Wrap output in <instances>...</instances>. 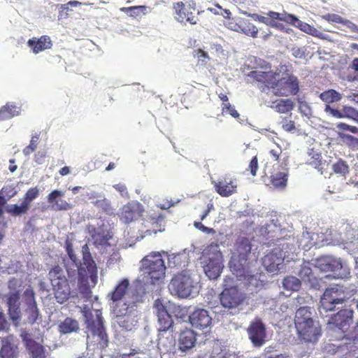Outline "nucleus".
<instances>
[{
  "label": "nucleus",
  "mask_w": 358,
  "mask_h": 358,
  "mask_svg": "<svg viewBox=\"0 0 358 358\" xmlns=\"http://www.w3.org/2000/svg\"><path fill=\"white\" fill-rule=\"evenodd\" d=\"M294 324L299 338L306 343H315L321 336V327L313 320L310 307H301L296 310Z\"/></svg>",
  "instance_id": "obj_1"
},
{
  "label": "nucleus",
  "mask_w": 358,
  "mask_h": 358,
  "mask_svg": "<svg viewBox=\"0 0 358 358\" xmlns=\"http://www.w3.org/2000/svg\"><path fill=\"white\" fill-rule=\"evenodd\" d=\"M234 278L226 276L224 279V289L220 294V301L222 306L230 314L238 313L243 306L247 304V294L237 286H232Z\"/></svg>",
  "instance_id": "obj_2"
},
{
  "label": "nucleus",
  "mask_w": 358,
  "mask_h": 358,
  "mask_svg": "<svg viewBox=\"0 0 358 358\" xmlns=\"http://www.w3.org/2000/svg\"><path fill=\"white\" fill-rule=\"evenodd\" d=\"M69 280L67 279L65 272L59 266H55L48 272V279L50 281L54 296L59 303L66 302L71 296V292L69 281L75 275L76 271L71 272L67 270Z\"/></svg>",
  "instance_id": "obj_3"
},
{
  "label": "nucleus",
  "mask_w": 358,
  "mask_h": 358,
  "mask_svg": "<svg viewBox=\"0 0 358 358\" xmlns=\"http://www.w3.org/2000/svg\"><path fill=\"white\" fill-rule=\"evenodd\" d=\"M66 249L69 258L72 260L75 267L78 270L80 283L87 282L90 278L91 279L96 278V265L91 256L87 245L83 247V263L80 264V266H78V259L74 253L71 244H67Z\"/></svg>",
  "instance_id": "obj_4"
},
{
  "label": "nucleus",
  "mask_w": 358,
  "mask_h": 358,
  "mask_svg": "<svg viewBox=\"0 0 358 358\" xmlns=\"http://www.w3.org/2000/svg\"><path fill=\"white\" fill-rule=\"evenodd\" d=\"M141 262V269L150 280L151 284H158L164 280L166 268L159 252H150L144 257Z\"/></svg>",
  "instance_id": "obj_5"
},
{
  "label": "nucleus",
  "mask_w": 358,
  "mask_h": 358,
  "mask_svg": "<svg viewBox=\"0 0 358 358\" xmlns=\"http://www.w3.org/2000/svg\"><path fill=\"white\" fill-rule=\"evenodd\" d=\"M251 243L248 238H238L235 244L234 251L229 261V268L234 275H241L243 268L247 266L248 257L251 252Z\"/></svg>",
  "instance_id": "obj_6"
},
{
  "label": "nucleus",
  "mask_w": 358,
  "mask_h": 358,
  "mask_svg": "<svg viewBox=\"0 0 358 358\" xmlns=\"http://www.w3.org/2000/svg\"><path fill=\"white\" fill-rule=\"evenodd\" d=\"M315 267L323 272H332L337 278L350 277V268L348 263L340 257L322 256L315 259Z\"/></svg>",
  "instance_id": "obj_7"
},
{
  "label": "nucleus",
  "mask_w": 358,
  "mask_h": 358,
  "mask_svg": "<svg viewBox=\"0 0 358 358\" xmlns=\"http://www.w3.org/2000/svg\"><path fill=\"white\" fill-rule=\"evenodd\" d=\"M278 246L281 248H274L266 254L262 259V263L266 269L269 272H275L279 270V266L282 264L286 253L294 248V238L289 237L279 241Z\"/></svg>",
  "instance_id": "obj_8"
},
{
  "label": "nucleus",
  "mask_w": 358,
  "mask_h": 358,
  "mask_svg": "<svg viewBox=\"0 0 358 358\" xmlns=\"http://www.w3.org/2000/svg\"><path fill=\"white\" fill-rule=\"evenodd\" d=\"M352 323L353 310L343 308L329 317L327 322V327L331 331H341L343 334L342 338H350L352 337L350 330Z\"/></svg>",
  "instance_id": "obj_9"
},
{
  "label": "nucleus",
  "mask_w": 358,
  "mask_h": 358,
  "mask_svg": "<svg viewBox=\"0 0 358 358\" xmlns=\"http://www.w3.org/2000/svg\"><path fill=\"white\" fill-rule=\"evenodd\" d=\"M348 298L344 287L335 285L324 292L320 302V309L325 312L334 310L337 304L343 303Z\"/></svg>",
  "instance_id": "obj_10"
},
{
  "label": "nucleus",
  "mask_w": 358,
  "mask_h": 358,
  "mask_svg": "<svg viewBox=\"0 0 358 358\" xmlns=\"http://www.w3.org/2000/svg\"><path fill=\"white\" fill-rule=\"evenodd\" d=\"M154 307L156 310L159 323L158 347L159 349L168 352L171 346L172 342L171 341L169 342V345L164 343V339L162 337V333L166 332L170 328H171L173 325V321L171 315L168 313L166 307L160 299H157L155 301Z\"/></svg>",
  "instance_id": "obj_11"
},
{
  "label": "nucleus",
  "mask_w": 358,
  "mask_h": 358,
  "mask_svg": "<svg viewBox=\"0 0 358 358\" xmlns=\"http://www.w3.org/2000/svg\"><path fill=\"white\" fill-rule=\"evenodd\" d=\"M168 287L172 295L183 299L191 295L194 285L190 275L187 272L182 271L172 278Z\"/></svg>",
  "instance_id": "obj_12"
},
{
  "label": "nucleus",
  "mask_w": 358,
  "mask_h": 358,
  "mask_svg": "<svg viewBox=\"0 0 358 358\" xmlns=\"http://www.w3.org/2000/svg\"><path fill=\"white\" fill-rule=\"evenodd\" d=\"M176 20L182 24L189 22L191 24H196L199 21V11L196 10V3L194 1H179L173 4Z\"/></svg>",
  "instance_id": "obj_13"
},
{
  "label": "nucleus",
  "mask_w": 358,
  "mask_h": 358,
  "mask_svg": "<svg viewBox=\"0 0 358 358\" xmlns=\"http://www.w3.org/2000/svg\"><path fill=\"white\" fill-rule=\"evenodd\" d=\"M276 96H283L295 95L299 92V82L296 77L287 75L285 77L278 78L275 77V83L271 85Z\"/></svg>",
  "instance_id": "obj_14"
},
{
  "label": "nucleus",
  "mask_w": 358,
  "mask_h": 358,
  "mask_svg": "<svg viewBox=\"0 0 358 358\" xmlns=\"http://www.w3.org/2000/svg\"><path fill=\"white\" fill-rule=\"evenodd\" d=\"M248 334L254 347L260 348L266 343V327L260 319L256 318L251 322L248 328Z\"/></svg>",
  "instance_id": "obj_15"
},
{
  "label": "nucleus",
  "mask_w": 358,
  "mask_h": 358,
  "mask_svg": "<svg viewBox=\"0 0 358 358\" xmlns=\"http://www.w3.org/2000/svg\"><path fill=\"white\" fill-rule=\"evenodd\" d=\"M215 192L222 197H229L237 192L236 179L226 174L217 180H212Z\"/></svg>",
  "instance_id": "obj_16"
},
{
  "label": "nucleus",
  "mask_w": 358,
  "mask_h": 358,
  "mask_svg": "<svg viewBox=\"0 0 358 358\" xmlns=\"http://www.w3.org/2000/svg\"><path fill=\"white\" fill-rule=\"evenodd\" d=\"M87 329L100 348H104L108 345V336L103 327V318L100 315H97L96 319L87 320Z\"/></svg>",
  "instance_id": "obj_17"
},
{
  "label": "nucleus",
  "mask_w": 358,
  "mask_h": 358,
  "mask_svg": "<svg viewBox=\"0 0 358 358\" xmlns=\"http://www.w3.org/2000/svg\"><path fill=\"white\" fill-rule=\"evenodd\" d=\"M39 195V190L37 187H31L27 190L24 196V199L21 204L12 205L10 208H6V212L13 216H19L26 214L33 200Z\"/></svg>",
  "instance_id": "obj_18"
},
{
  "label": "nucleus",
  "mask_w": 358,
  "mask_h": 358,
  "mask_svg": "<svg viewBox=\"0 0 358 358\" xmlns=\"http://www.w3.org/2000/svg\"><path fill=\"white\" fill-rule=\"evenodd\" d=\"M264 71L255 70L248 73V76L253 78L258 83H263L266 87L271 88L278 77V73L271 71V66L269 63L264 62V65L261 66Z\"/></svg>",
  "instance_id": "obj_19"
},
{
  "label": "nucleus",
  "mask_w": 358,
  "mask_h": 358,
  "mask_svg": "<svg viewBox=\"0 0 358 358\" xmlns=\"http://www.w3.org/2000/svg\"><path fill=\"white\" fill-rule=\"evenodd\" d=\"M189 321L194 328L203 330L210 327L212 317L207 310L197 308L189 315Z\"/></svg>",
  "instance_id": "obj_20"
},
{
  "label": "nucleus",
  "mask_w": 358,
  "mask_h": 358,
  "mask_svg": "<svg viewBox=\"0 0 358 358\" xmlns=\"http://www.w3.org/2000/svg\"><path fill=\"white\" fill-rule=\"evenodd\" d=\"M20 299V291L16 290L9 293L8 295L7 304L8 307V315L13 324L16 327L20 324L22 317Z\"/></svg>",
  "instance_id": "obj_21"
},
{
  "label": "nucleus",
  "mask_w": 358,
  "mask_h": 358,
  "mask_svg": "<svg viewBox=\"0 0 358 358\" xmlns=\"http://www.w3.org/2000/svg\"><path fill=\"white\" fill-rule=\"evenodd\" d=\"M270 15L273 18L278 19L280 22H285L288 24H293L307 34L315 35L317 32V29L314 27L299 20L293 15L286 13H271Z\"/></svg>",
  "instance_id": "obj_22"
},
{
  "label": "nucleus",
  "mask_w": 358,
  "mask_h": 358,
  "mask_svg": "<svg viewBox=\"0 0 358 358\" xmlns=\"http://www.w3.org/2000/svg\"><path fill=\"white\" fill-rule=\"evenodd\" d=\"M223 268L221 257L218 254H214L209 257L203 266L206 275L211 280L217 279Z\"/></svg>",
  "instance_id": "obj_23"
},
{
  "label": "nucleus",
  "mask_w": 358,
  "mask_h": 358,
  "mask_svg": "<svg viewBox=\"0 0 358 358\" xmlns=\"http://www.w3.org/2000/svg\"><path fill=\"white\" fill-rule=\"evenodd\" d=\"M196 342V334L188 328L182 330L178 338V348L182 352H186L194 347Z\"/></svg>",
  "instance_id": "obj_24"
},
{
  "label": "nucleus",
  "mask_w": 358,
  "mask_h": 358,
  "mask_svg": "<svg viewBox=\"0 0 358 358\" xmlns=\"http://www.w3.org/2000/svg\"><path fill=\"white\" fill-rule=\"evenodd\" d=\"M140 205L138 203H127L121 208L120 218L124 223H129L140 216Z\"/></svg>",
  "instance_id": "obj_25"
},
{
  "label": "nucleus",
  "mask_w": 358,
  "mask_h": 358,
  "mask_svg": "<svg viewBox=\"0 0 358 358\" xmlns=\"http://www.w3.org/2000/svg\"><path fill=\"white\" fill-rule=\"evenodd\" d=\"M64 196V193L60 190L55 189L52 191L48 195V202L52 205V209L56 211L67 210L72 208V206L64 200H61L60 203L57 199Z\"/></svg>",
  "instance_id": "obj_26"
},
{
  "label": "nucleus",
  "mask_w": 358,
  "mask_h": 358,
  "mask_svg": "<svg viewBox=\"0 0 358 358\" xmlns=\"http://www.w3.org/2000/svg\"><path fill=\"white\" fill-rule=\"evenodd\" d=\"M27 44L35 54L50 49L52 46V43L50 36L46 35L41 36L40 38L34 37L29 39Z\"/></svg>",
  "instance_id": "obj_27"
},
{
  "label": "nucleus",
  "mask_w": 358,
  "mask_h": 358,
  "mask_svg": "<svg viewBox=\"0 0 358 358\" xmlns=\"http://www.w3.org/2000/svg\"><path fill=\"white\" fill-rule=\"evenodd\" d=\"M308 156L310 158L308 159L306 163L318 169V171H320L322 174L324 173V170L327 169L329 165L328 163L325 161L323 162L321 154L315 151L314 149H310L308 151Z\"/></svg>",
  "instance_id": "obj_28"
},
{
  "label": "nucleus",
  "mask_w": 358,
  "mask_h": 358,
  "mask_svg": "<svg viewBox=\"0 0 358 358\" xmlns=\"http://www.w3.org/2000/svg\"><path fill=\"white\" fill-rule=\"evenodd\" d=\"M244 272H240L241 275H235L238 280L243 281L245 285L252 286L255 287H259L262 286V282L257 278V275L250 273L248 267L243 268Z\"/></svg>",
  "instance_id": "obj_29"
},
{
  "label": "nucleus",
  "mask_w": 358,
  "mask_h": 358,
  "mask_svg": "<svg viewBox=\"0 0 358 358\" xmlns=\"http://www.w3.org/2000/svg\"><path fill=\"white\" fill-rule=\"evenodd\" d=\"M148 222L150 224V227L145 231V234L147 235H151L152 233L162 232L165 229L164 217L162 215L151 217Z\"/></svg>",
  "instance_id": "obj_30"
},
{
  "label": "nucleus",
  "mask_w": 358,
  "mask_h": 358,
  "mask_svg": "<svg viewBox=\"0 0 358 358\" xmlns=\"http://www.w3.org/2000/svg\"><path fill=\"white\" fill-rule=\"evenodd\" d=\"M25 344L32 358H45L43 345L31 338L26 339Z\"/></svg>",
  "instance_id": "obj_31"
},
{
  "label": "nucleus",
  "mask_w": 358,
  "mask_h": 358,
  "mask_svg": "<svg viewBox=\"0 0 358 358\" xmlns=\"http://www.w3.org/2000/svg\"><path fill=\"white\" fill-rule=\"evenodd\" d=\"M129 286V280L124 278L115 287L114 290L110 294V299L113 301L121 300L128 289Z\"/></svg>",
  "instance_id": "obj_32"
},
{
  "label": "nucleus",
  "mask_w": 358,
  "mask_h": 358,
  "mask_svg": "<svg viewBox=\"0 0 358 358\" xmlns=\"http://www.w3.org/2000/svg\"><path fill=\"white\" fill-rule=\"evenodd\" d=\"M94 245L96 248H106L110 244L108 241L112 238L110 234L104 230L94 231L92 236Z\"/></svg>",
  "instance_id": "obj_33"
},
{
  "label": "nucleus",
  "mask_w": 358,
  "mask_h": 358,
  "mask_svg": "<svg viewBox=\"0 0 358 358\" xmlns=\"http://www.w3.org/2000/svg\"><path fill=\"white\" fill-rule=\"evenodd\" d=\"M1 358H17V347L12 344L8 340L2 341V345L0 350Z\"/></svg>",
  "instance_id": "obj_34"
},
{
  "label": "nucleus",
  "mask_w": 358,
  "mask_h": 358,
  "mask_svg": "<svg viewBox=\"0 0 358 358\" xmlns=\"http://www.w3.org/2000/svg\"><path fill=\"white\" fill-rule=\"evenodd\" d=\"M240 31L244 34L252 38H257L258 29L249 20L242 19L238 24Z\"/></svg>",
  "instance_id": "obj_35"
},
{
  "label": "nucleus",
  "mask_w": 358,
  "mask_h": 358,
  "mask_svg": "<svg viewBox=\"0 0 358 358\" xmlns=\"http://www.w3.org/2000/svg\"><path fill=\"white\" fill-rule=\"evenodd\" d=\"M271 107L279 113H287L293 110L294 103L289 99H280L274 101Z\"/></svg>",
  "instance_id": "obj_36"
},
{
  "label": "nucleus",
  "mask_w": 358,
  "mask_h": 358,
  "mask_svg": "<svg viewBox=\"0 0 358 358\" xmlns=\"http://www.w3.org/2000/svg\"><path fill=\"white\" fill-rule=\"evenodd\" d=\"M287 174L283 172H278L271 174L270 184L276 189H284L287 185Z\"/></svg>",
  "instance_id": "obj_37"
},
{
  "label": "nucleus",
  "mask_w": 358,
  "mask_h": 358,
  "mask_svg": "<svg viewBox=\"0 0 358 358\" xmlns=\"http://www.w3.org/2000/svg\"><path fill=\"white\" fill-rule=\"evenodd\" d=\"M120 11L127 13L129 16L136 18L145 15L148 13V7L146 6H134L130 7H122Z\"/></svg>",
  "instance_id": "obj_38"
},
{
  "label": "nucleus",
  "mask_w": 358,
  "mask_h": 358,
  "mask_svg": "<svg viewBox=\"0 0 358 358\" xmlns=\"http://www.w3.org/2000/svg\"><path fill=\"white\" fill-rule=\"evenodd\" d=\"M18 114L19 111L17 107L8 103L0 108V120H10Z\"/></svg>",
  "instance_id": "obj_39"
},
{
  "label": "nucleus",
  "mask_w": 358,
  "mask_h": 358,
  "mask_svg": "<svg viewBox=\"0 0 358 358\" xmlns=\"http://www.w3.org/2000/svg\"><path fill=\"white\" fill-rule=\"evenodd\" d=\"M59 329L61 333L69 334L79 329L78 322L76 320L66 317L59 325Z\"/></svg>",
  "instance_id": "obj_40"
},
{
  "label": "nucleus",
  "mask_w": 358,
  "mask_h": 358,
  "mask_svg": "<svg viewBox=\"0 0 358 358\" xmlns=\"http://www.w3.org/2000/svg\"><path fill=\"white\" fill-rule=\"evenodd\" d=\"M27 322L32 325L41 321V316L37 305L28 306L25 310Z\"/></svg>",
  "instance_id": "obj_41"
},
{
  "label": "nucleus",
  "mask_w": 358,
  "mask_h": 358,
  "mask_svg": "<svg viewBox=\"0 0 358 358\" xmlns=\"http://www.w3.org/2000/svg\"><path fill=\"white\" fill-rule=\"evenodd\" d=\"M320 98L328 105L331 103L338 102L342 99V94L335 90H328L320 94Z\"/></svg>",
  "instance_id": "obj_42"
},
{
  "label": "nucleus",
  "mask_w": 358,
  "mask_h": 358,
  "mask_svg": "<svg viewBox=\"0 0 358 358\" xmlns=\"http://www.w3.org/2000/svg\"><path fill=\"white\" fill-rule=\"evenodd\" d=\"M92 203L99 210L106 215H111L114 213V210L110 201L104 196H101L100 199H96Z\"/></svg>",
  "instance_id": "obj_43"
},
{
  "label": "nucleus",
  "mask_w": 358,
  "mask_h": 358,
  "mask_svg": "<svg viewBox=\"0 0 358 358\" xmlns=\"http://www.w3.org/2000/svg\"><path fill=\"white\" fill-rule=\"evenodd\" d=\"M282 285L285 289L297 291L300 289L301 283L299 279L294 276H287L283 279Z\"/></svg>",
  "instance_id": "obj_44"
},
{
  "label": "nucleus",
  "mask_w": 358,
  "mask_h": 358,
  "mask_svg": "<svg viewBox=\"0 0 358 358\" xmlns=\"http://www.w3.org/2000/svg\"><path fill=\"white\" fill-rule=\"evenodd\" d=\"M334 171L336 174L345 176L349 173V166L345 161L339 159L332 167Z\"/></svg>",
  "instance_id": "obj_45"
},
{
  "label": "nucleus",
  "mask_w": 358,
  "mask_h": 358,
  "mask_svg": "<svg viewBox=\"0 0 358 358\" xmlns=\"http://www.w3.org/2000/svg\"><path fill=\"white\" fill-rule=\"evenodd\" d=\"M81 5V2L78 1H70L66 3L62 4L59 8V15L61 18H66L69 15V12L71 10L70 6L76 7Z\"/></svg>",
  "instance_id": "obj_46"
},
{
  "label": "nucleus",
  "mask_w": 358,
  "mask_h": 358,
  "mask_svg": "<svg viewBox=\"0 0 358 358\" xmlns=\"http://www.w3.org/2000/svg\"><path fill=\"white\" fill-rule=\"evenodd\" d=\"M280 124L282 129L287 132L294 133L296 130L294 121L292 120L289 117H282Z\"/></svg>",
  "instance_id": "obj_47"
},
{
  "label": "nucleus",
  "mask_w": 358,
  "mask_h": 358,
  "mask_svg": "<svg viewBox=\"0 0 358 358\" xmlns=\"http://www.w3.org/2000/svg\"><path fill=\"white\" fill-rule=\"evenodd\" d=\"M343 118H350L358 122V110L351 106H343L342 108Z\"/></svg>",
  "instance_id": "obj_48"
},
{
  "label": "nucleus",
  "mask_w": 358,
  "mask_h": 358,
  "mask_svg": "<svg viewBox=\"0 0 358 358\" xmlns=\"http://www.w3.org/2000/svg\"><path fill=\"white\" fill-rule=\"evenodd\" d=\"M195 52L194 56L198 59V64L201 66L206 65L210 59L208 53L201 49L196 50Z\"/></svg>",
  "instance_id": "obj_49"
},
{
  "label": "nucleus",
  "mask_w": 358,
  "mask_h": 358,
  "mask_svg": "<svg viewBox=\"0 0 358 358\" xmlns=\"http://www.w3.org/2000/svg\"><path fill=\"white\" fill-rule=\"evenodd\" d=\"M222 114L224 113H229L234 118H238L240 115L236 110L235 107L229 103H223L222 108Z\"/></svg>",
  "instance_id": "obj_50"
},
{
  "label": "nucleus",
  "mask_w": 358,
  "mask_h": 358,
  "mask_svg": "<svg viewBox=\"0 0 358 358\" xmlns=\"http://www.w3.org/2000/svg\"><path fill=\"white\" fill-rule=\"evenodd\" d=\"M271 13H275L274 11H269L268 13H267V16L268 17H265V16H262V15H257V14H254L252 15V17H254V19L255 20H257L259 21V22H262V23H264L269 27H271V24L272 23V21L273 20H276L275 18H273L270 15ZM278 20H279L278 19H277Z\"/></svg>",
  "instance_id": "obj_51"
},
{
  "label": "nucleus",
  "mask_w": 358,
  "mask_h": 358,
  "mask_svg": "<svg viewBox=\"0 0 358 358\" xmlns=\"http://www.w3.org/2000/svg\"><path fill=\"white\" fill-rule=\"evenodd\" d=\"M24 296L27 306L37 305L35 301V293L32 289H27L24 292Z\"/></svg>",
  "instance_id": "obj_52"
},
{
  "label": "nucleus",
  "mask_w": 358,
  "mask_h": 358,
  "mask_svg": "<svg viewBox=\"0 0 358 358\" xmlns=\"http://www.w3.org/2000/svg\"><path fill=\"white\" fill-rule=\"evenodd\" d=\"M0 192L1 195H3L4 196H6L8 197V199L15 196L17 193L15 187L11 185L3 186L2 189L0 190Z\"/></svg>",
  "instance_id": "obj_53"
},
{
  "label": "nucleus",
  "mask_w": 358,
  "mask_h": 358,
  "mask_svg": "<svg viewBox=\"0 0 358 358\" xmlns=\"http://www.w3.org/2000/svg\"><path fill=\"white\" fill-rule=\"evenodd\" d=\"M322 18L327 20L329 22L331 23H339L342 24L343 23L344 18H343L341 16L337 14L334 13H328L322 16Z\"/></svg>",
  "instance_id": "obj_54"
},
{
  "label": "nucleus",
  "mask_w": 358,
  "mask_h": 358,
  "mask_svg": "<svg viewBox=\"0 0 358 358\" xmlns=\"http://www.w3.org/2000/svg\"><path fill=\"white\" fill-rule=\"evenodd\" d=\"M120 325L126 330H131L134 327L133 321L130 320L129 315L122 316L119 320Z\"/></svg>",
  "instance_id": "obj_55"
},
{
  "label": "nucleus",
  "mask_w": 358,
  "mask_h": 358,
  "mask_svg": "<svg viewBox=\"0 0 358 358\" xmlns=\"http://www.w3.org/2000/svg\"><path fill=\"white\" fill-rule=\"evenodd\" d=\"M258 167H259L258 159H257V156H255L250 160L248 168L247 169V171H249L250 174L252 176H255L257 175Z\"/></svg>",
  "instance_id": "obj_56"
},
{
  "label": "nucleus",
  "mask_w": 358,
  "mask_h": 358,
  "mask_svg": "<svg viewBox=\"0 0 358 358\" xmlns=\"http://www.w3.org/2000/svg\"><path fill=\"white\" fill-rule=\"evenodd\" d=\"M324 111L331 115L332 117H336V118H343V115L342 114V110H338L336 109H334L331 108L329 105L327 104L324 108Z\"/></svg>",
  "instance_id": "obj_57"
},
{
  "label": "nucleus",
  "mask_w": 358,
  "mask_h": 358,
  "mask_svg": "<svg viewBox=\"0 0 358 358\" xmlns=\"http://www.w3.org/2000/svg\"><path fill=\"white\" fill-rule=\"evenodd\" d=\"M311 274L312 269L307 266H303L301 268L300 271L299 273V277L303 280H306V279L310 280V276L311 275Z\"/></svg>",
  "instance_id": "obj_58"
},
{
  "label": "nucleus",
  "mask_w": 358,
  "mask_h": 358,
  "mask_svg": "<svg viewBox=\"0 0 358 358\" xmlns=\"http://www.w3.org/2000/svg\"><path fill=\"white\" fill-rule=\"evenodd\" d=\"M110 358H141V357L138 356L137 351H136L135 350H131L129 353L120 354V355H117V356L110 357Z\"/></svg>",
  "instance_id": "obj_59"
},
{
  "label": "nucleus",
  "mask_w": 358,
  "mask_h": 358,
  "mask_svg": "<svg viewBox=\"0 0 358 358\" xmlns=\"http://www.w3.org/2000/svg\"><path fill=\"white\" fill-rule=\"evenodd\" d=\"M338 128L341 130H346L350 131L353 134H357L358 133V127L355 126H350L345 123H340L338 124Z\"/></svg>",
  "instance_id": "obj_60"
},
{
  "label": "nucleus",
  "mask_w": 358,
  "mask_h": 358,
  "mask_svg": "<svg viewBox=\"0 0 358 358\" xmlns=\"http://www.w3.org/2000/svg\"><path fill=\"white\" fill-rule=\"evenodd\" d=\"M113 187L120 193L121 196L123 197H128L129 194L127 192V187L124 184H116L113 185Z\"/></svg>",
  "instance_id": "obj_61"
},
{
  "label": "nucleus",
  "mask_w": 358,
  "mask_h": 358,
  "mask_svg": "<svg viewBox=\"0 0 358 358\" xmlns=\"http://www.w3.org/2000/svg\"><path fill=\"white\" fill-rule=\"evenodd\" d=\"M269 153L275 161H278L279 158H280V155L282 153V149L280 146L277 145V148H274V149H271L269 151Z\"/></svg>",
  "instance_id": "obj_62"
},
{
  "label": "nucleus",
  "mask_w": 358,
  "mask_h": 358,
  "mask_svg": "<svg viewBox=\"0 0 358 358\" xmlns=\"http://www.w3.org/2000/svg\"><path fill=\"white\" fill-rule=\"evenodd\" d=\"M343 24L349 28L351 31L358 34V26L351 21L345 19Z\"/></svg>",
  "instance_id": "obj_63"
},
{
  "label": "nucleus",
  "mask_w": 358,
  "mask_h": 358,
  "mask_svg": "<svg viewBox=\"0 0 358 358\" xmlns=\"http://www.w3.org/2000/svg\"><path fill=\"white\" fill-rule=\"evenodd\" d=\"M19 286H20V282L15 278L10 279L8 282V289L10 290H15Z\"/></svg>",
  "instance_id": "obj_64"
}]
</instances>
